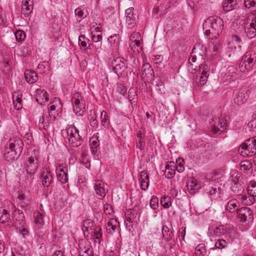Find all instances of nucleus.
I'll list each match as a JSON object with an SVG mask.
<instances>
[{
  "mask_svg": "<svg viewBox=\"0 0 256 256\" xmlns=\"http://www.w3.org/2000/svg\"><path fill=\"white\" fill-rule=\"evenodd\" d=\"M23 142L18 137L10 138L4 147V156L8 162L18 158L22 150Z\"/></svg>",
  "mask_w": 256,
  "mask_h": 256,
  "instance_id": "f257e3e1",
  "label": "nucleus"
},
{
  "mask_svg": "<svg viewBox=\"0 0 256 256\" xmlns=\"http://www.w3.org/2000/svg\"><path fill=\"white\" fill-rule=\"evenodd\" d=\"M223 22L219 17L211 16L207 18L203 24L204 34L209 38H216L223 30Z\"/></svg>",
  "mask_w": 256,
  "mask_h": 256,
  "instance_id": "f03ea898",
  "label": "nucleus"
},
{
  "mask_svg": "<svg viewBox=\"0 0 256 256\" xmlns=\"http://www.w3.org/2000/svg\"><path fill=\"white\" fill-rule=\"evenodd\" d=\"M62 134L73 147H78L82 143V140L79 134V132L74 125H70L66 130H62Z\"/></svg>",
  "mask_w": 256,
  "mask_h": 256,
  "instance_id": "7ed1b4c3",
  "label": "nucleus"
},
{
  "mask_svg": "<svg viewBox=\"0 0 256 256\" xmlns=\"http://www.w3.org/2000/svg\"><path fill=\"white\" fill-rule=\"evenodd\" d=\"M71 100L74 112L77 116H82L85 113L86 109L85 101L82 94L79 92L74 93Z\"/></svg>",
  "mask_w": 256,
  "mask_h": 256,
  "instance_id": "20e7f679",
  "label": "nucleus"
},
{
  "mask_svg": "<svg viewBox=\"0 0 256 256\" xmlns=\"http://www.w3.org/2000/svg\"><path fill=\"white\" fill-rule=\"evenodd\" d=\"M238 152L244 156H251L256 154V136L246 140L238 148Z\"/></svg>",
  "mask_w": 256,
  "mask_h": 256,
  "instance_id": "39448f33",
  "label": "nucleus"
},
{
  "mask_svg": "<svg viewBox=\"0 0 256 256\" xmlns=\"http://www.w3.org/2000/svg\"><path fill=\"white\" fill-rule=\"evenodd\" d=\"M256 62V54L254 51H248L243 56L240 63V69L242 72L250 70Z\"/></svg>",
  "mask_w": 256,
  "mask_h": 256,
  "instance_id": "423d86ee",
  "label": "nucleus"
},
{
  "mask_svg": "<svg viewBox=\"0 0 256 256\" xmlns=\"http://www.w3.org/2000/svg\"><path fill=\"white\" fill-rule=\"evenodd\" d=\"M112 66L113 71L118 76H124L126 74L128 66L126 60L123 58L117 57L114 58L112 62Z\"/></svg>",
  "mask_w": 256,
  "mask_h": 256,
  "instance_id": "0eeeda50",
  "label": "nucleus"
},
{
  "mask_svg": "<svg viewBox=\"0 0 256 256\" xmlns=\"http://www.w3.org/2000/svg\"><path fill=\"white\" fill-rule=\"evenodd\" d=\"M38 156H32L26 159L24 162V168L27 174H30V178L38 170L39 166Z\"/></svg>",
  "mask_w": 256,
  "mask_h": 256,
  "instance_id": "6e6552de",
  "label": "nucleus"
},
{
  "mask_svg": "<svg viewBox=\"0 0 256 256\" xmlns=\"http://www.w3.org/2000/svg\"><path fill=\"white\" fill-rule=\"evenodd\" d=\"M34 228L36 232H38L40 230L43 229L46 224L48 223V218L44 212H35L34 213Z\"/></svg>",
  "mask_w": 256,
  "mask_h": 256,
  "instance_id": "1a4fd4ad",
  "label": "nucleus"
},
{
  "mask_svg": "<svg viewBox=\"0 0 256 256\" xmlns=\"http://www.w3.org/2000/svg\"><path fill=\"white\" fill-rule=\"evenodd\" d=\"M212 132L213 134H220L227 126L226 121L223 117L216 118L210 122Z\"/></svg>",
  "mask_w": 256,
  "mask_h": 256,
  "instance_id": "9d476101",
  "label": "nucleus"
},
{
  "mask_svg": "<svg viewBox=\"0 0 256 256\" xmlns=\"http://www.w3.org/2000/svg\"><path fill=\"white\" fill-rule=\"evenodd\" d=\"M212 132L213 134H220L227 126L226 121L223 117L216 118L210 122Z\"/></svg>",
  "mask_w": 256,
  "mask_h": 256,
  "instance_id": "9b49d317",
  "label": "nucleus"
},
{
  "mask_svg": "<svg viewBox=\"0 0 256 256\" xmlns=\"http://www.w3.org/2000/svg\"><path fill=\"white\" fill-rule=\"evenodd\" d=\"M238 70L233 66H228L221 73L222 80L224 82L228 83L238 78Z\"/></svg>",
  "mask_w": 256,
  "mask_h": 256,
  "instance_id": "f8f14e48",
  "label": "nucleus"
},
{
  "mask_svg": "<svg viewBox=\"0 0 256 256\" xmlns=\"http://www.w3.org/2000/svg\"><path fill=\"white\" fill-rule=\"evenodd\" d=\"M210 68L205 64H202L198 69L199 74H200L196 80V83L198 86L204 85L209 76Z\"/></svg>",
  "mask_w": 256,
  "mask_h": 256,
  "instance_id": "ddd939ff",
  "label": "nucleus"
},
{
  "mask_svg": "<svg viewBox=\"0 0 256 256\" xmlns=\"http://www.w3.org/2000/svg\"><path fill=\"white\" fill-rule=\"evenodd\" d=\"M141 77L148 82L154 80V74L153 69L148 63H144L142 68Z\"/></svg>",
  "mask_w": 256,
  "mask_h": 256,
  "instance_id": "4468645a",
  "label": "nucleus"
},
{
  "mask_svg": "<svg viewBox=\"0 0 256 256\" xmlns=\"http://www.w3.org/2000/svg\"><path fill=\"white\" fill-rule=\"evenodd\" d=\"M94 184L96 196L99 197L100 199H102L104 198L108 192L106 184L100 180H95Z\"/></svg>",
  "mask_w": 256,
  "mask_h": 256,
  "instance_id": "2eb2a0df",
  "label": "nucleus"
},
{
  "mask_svg": "<svg viewBox=\"0 0 256 256\" xmlns=\"http://www.w3.org/2000/svg\"><path fill=\"white\" fill-rule=\"evenodd\" d=\"M79 256H94L93 248L87 242H81L79 244Z\"/></svg>",
  "mask_w": 256,
  "mask_h": 256,
  "instance_id": "dca6fc26",
  "label": "nucleus"
},
{
  "mask_svg": "<svg viewBox=\"0 0 256 256\" xmlns=\"http://www.w3.org/2000/svg\"><path fill=\"white\" fill-rule=\"evenodd\" d=\"M248 96V94L245 90L240 89L234 94V102L238 105H242L246 101Z\"/></svg>",
  "mask_w": 256,
  "mask_h": 256,
  "instance_id": "f3484780",
  "label": "nucleus"
},
{
  "mask_svg": "<svg viewBox=\"0 0 256 256\" xmlns=\"http://www.w3.org/2000/svg\"><path fill=\"white\" fill-rule=\"evenodd\" d=\"M52 116L50 110L44 112L38 120V126L40 128L46 130L50 123Z\"/></svg>",
  "mask_w": 256,
  "mask_h": 256,
  "instance_id": "a211bd4d",
  "label": "nucleus"
},
{
  "mask_svg": "<svg viewBox=\"0 0 256 256\" xmlns=\"http://www.w3.org/2000/svg\"><path fill=\"white\" fill-rule=\"evenodd\" d=\"M238 216L240 221L245 222L252 218V212L249 208L242 207L237 212Z\"/></svg>",
  "mask_w": 256,
  "mask_h": 256,
  "instance_id": "6ab92c4d",
  "label": "nucleus"
},
{
  "mask_svg": "<svg viewBox=\"0 0 256 256\" xmlns=\"http://www.w3.org/2000/svg\"><path fill=\"white\" fill-rule=\"evenodd\" d=\"M108 40L112 47V54L116 56L118 53L119 45L120 41V34H114L108 38Z\"/></svg>",
  "mask_w": 256,
  "mask_h": 256,
  "instance_id": "aec40b11",
  "label": "nucleus"
},
{
  "mask_svg": "<svg viewBox=\"0 0 256 256\" xmlns=\"http://www.w3.org/2000/svg\"><path fill=\"white\" fill-rule=\"evenodd\" d=\"M16 226L25 225V218L24 213L20 210L16 209L12 216Z\"/></svg>",
  "mask_w": 256,
  "mask_h": 256,
  "instance_id": "412c9836",
  "label": "nucleus"
},
{
  "mask_svg": "<svg viewBox=\"0 0 256 256\" xmlns=\"http://www.w3.org/2000/svg\"><path fill=\"white\" fill-rule=\"evenodd\" d=\"M134 10L133 8H130L125 11L126 22V26L129 28H134L136 24V18L134 16Z\"/></svg>",
  "mask_w": 256,
  "mask_h": 256,
  "instance_id": "4be33fe9",
  "label": "nucleus"
},
{
  "mask_svg": "<svg viewBox=\"0 0 256 256\" xmlns=\"http://www.w3.org/2000/svg\"><path fill=\"white\" fill-rule=\"evenodd\" d=\"M36 98L40 104H43L48 102V94L44 90L38 88L36 91Z\"/></svg>",
  "mask_w": 256,
  "mask_h": 256,
  "instance_id": "5701e85b",
  "label": "nucleus"
},
{
  "mask_svg": "<svg viewBox=\"0 0 256 256\" xmlns=\"http://www.w3.org/2000/svg\"><path fill=\"white\" fill-rule=\"evenodd\" d=\"M140 188L144 190H146L149 186L150 180L148 174L144 171L140 172L138 178Z\"/></svg>",
  "mask_w": 256,
  "mask_h": 256,
  "instance_id": "b1692460",
  "label": "nucleus"
},
{
  "mask_svg": "<svg viewBox=\"0 0 256 256\" xmlns=\"http://www.w3.org/2000/svg\"><path fill=\"white\" fill-rule=\"evenodd\" d=\"M33 10L32 0H23L22 4V12L25 16H28Z\"/></svg>",
  "mask_w": 256,
  "mask_h": 256,
  "instance_id": "393cba45",
  "label": "nucleus"
},
{
  "mask_svg": "<svg viewBox=\"0 0 256 256\" xmlns=\"http://www.w3.org/2000/svg\"><path fill=\"white\" fill-rule=\"evenodd\" d=\"M231 41H230L228 44V48L231 49L234 53L236 51V46H233V43L235 42L238 44V48L239 50H241L242 46L240 43L242 42L241 38L236 34H233L231 37Z\"/></svg>",
  "mask_w": 256,
  "mask_h": 256,
  "instance_id": "a878e982",
  "label": "nucleus"
},
{
  "mask_svg": "<svg viewBox=\"0 0 256 256\" xmlns=\"http://www.w3.org/2000/svg\"><path fill=\"white\" fill-rule=\"evenodd\" d=\"M240 26L243 29L244 25L254 26L256 24V14L254 12L248 14L246 20H242L239 22Z\"/></svg>",
  "mask_w": 256,
  "mask_h": 256,
  "instance_id": "bb28decb",
  "label": "nucleus"
},
{
  "mask_svg": "<svg viewBox=\"0 0 256 256\" xmlns=\"http://www.w3.org/2000/svg\"><path fill=\"white\" fill-rule=\"evenodd\" d=\"M175 162L172 161L168 162L165 166L164 174L168 178H172L176 174Z\"/></svg>",
  "mask_w": 256,
  "mask_h": 256,
  "instance_id": "cd10ccee",
  "label": "nucleus"
},
{
  "mask_svg": "<svg viewBox=\"0 0 256 256\" xmlns=\"http://www.w3.org/2000/svg\"><path fill=\"white\" fill-rule=\"evenodd\" d=\"M90 148L93 154L98 156L100 152V142L97 137H92L90 141Z\"/></svg>",
  "mask_w": 256,
  "mask_h": 256,
  "instance_id": "c85d7f7f",
  "label": "nucleus"
},
{
  "mask_svg": "<svg viewBox=\"0 0 256 256\" xmlns=\"http://www.w3.org/2000/svg\"><path fill=\"white\" fill-rule=\"evenodd\" d=\"M42 185L46 187L49 186L52 180V172L46 169L42 174Z\"/></svg>",
  "mask_w": 256,
  "mask_h": 256,
  "instance_id": "c756f323",
  "label": "nucleus"
},
{
  "mask_svg": "<svg viewBox=\"0 0 256 256\" xmlns=\"http://www.w3.org/2000/svg\"><path fill=\"white\" fill-rule=\"evenodd\" d=\"M24 77L26 81L30 84H34L38 80L37 74L34 71L30 70H25Z\"/></svg>",
  "mask_w": 256,
  "mask_h": 256,
  "instance_id": "7c9ffc66",
  "label": "nucleus"
},
{
  "mask_svg": "<svg viewBox=\"0 0 256 256\" xmlns=\"http://www.w3.org/2000/svg\"><path fill=\"white\" fill-rule=\"evenodd\" d=\"M62 105L61 100L58 98H54L52 102L50 103V106L48 110L52 112L54 110L60 112L62 110Z\"/></svg>",
  "mask_w": 256,
  "mask_h": 256,
  "instance_id": "2f4dec72",
  "label": "nucleus"
},
{
  "mask_svg": "<svg viewBox=\"0 0 256 256\" xmlns=\"http://www.w3.org/2000/svg\"><path fill=\"white\" fill-rule=\"evenodd\" d=\"M12 102L16 110L22 109V95L14 92L12 94Z\"/></svg>",
  "mask_w": 256,
  "mask_h": 256,
  "instance_id": "473e14b6",
  "label": "nucleus"
},
{
  "mask_svg": "<svg viewBox=\"0 0 256 256\" xmlns=\"http://www.w3.org/2000/svg\"><path fill=\"white\" fill-rule=\"evenodd\" d=\"M206 190L214 197L218 196L220 193V188L218 186L214 185L212 182L206 186Z\"/></svg>",
  "mask_w": 256,
  "mask_h": 256,
  "instance_id": "72a5a7b5",
  "label": "nucleus"
},
{
  "mask_svg": "<svg viewBox=\"0 0 256 256\" xmlns=\"http://www.w3.org/2000/svg\"><path fill=\"white\" fill-rule=\"evenodd\" d=\"M238 198L241 200L244 204L250 206L254 204L256 201L255 197L251 194H246L238 195Z\"/></svg>",
  "mask_w": 256,
  "mask_h": 256,
  "instance_id": "f704fd0d",
  "label": "nucleus"
},
{
  "mask_svg": "<svg viewBox=\"0 0 256 256\" xmlns=\"http://www.w3.org/2000/svg\"><path fill=\"white\" fill-rule=\"evenodd\" d=\"M240 31L244 30L245 33L246 34L247 37L249 38H254L256 34V25H244L243 29L242 28V26L240 27Z\"/></svg>",
  "mask_w": 256,
  "mask_h": 256,
  "instance_id": "c9c22d12",
  "label": "nucleus"
},
{
  "mask_svg": "<svg viewBox=\"0 0 256 256\" xmlns=\"http://www.w3.org/2000/svg\"><path fill=\"white\" fill-rule=\"evenodd\" d=\"M239 206L238 201L236 199H232L227 202L226 210L230 212H234L238 209Z\"/></svg>",
  "mask_w": 256,
  "mask_h": 256,
  "instance_id": "e433bc0d",
  "label": "nucleus"
},
{
  "mask_svg": "<svg viewBox=\"0 0 256 256\" xmlns=\"http://www.w3.org/2000/svg\"><path fill=\"white\" fill-rule=\"evenodd\" d=\"M226 228L224 225H220L214 228L213 235L210 238L216 236L220 237L226 232Z\"/></svg>",
  "mask_w": 256,
  "mask_h": 256,
  "instance_id": "4c0bfd02",
  "label": "nucleus"
},
{
  "mask_svg": "<svg viewBox=\"0 0 256 256\" xmlns=\"http://www.w3.org/2000/svg\"><path fill=\"white\" fill-rule=\"evenodd\" d=\"M186 186L188 190L194 192L199 190L200 188V186L198 183V180L194 178H190L188 180Z\"/></svg>",
  "mask_w": 256,
  "mask_h": 256,
  "instance_id": "58836bf2",
  "label": "nucleus"
},
{
  "mask_svg": "<svg viewBox=\"0 0 256 256\" xmlns=\"http://www.w3.org/2000/svg\"><path fill=\"white\" fill-rule=\"evenodd\" d=\"M76 20L80 22L82 19L86 16L88 14L87 10L84 8H78L74 11Z\"/></svg>",
  "mask_w": 256,
  "mask_h": 256,
  "instance_id": "ea45409f",
  "label": "nucleus"
},
{
  "mask_svg": "<svg viewBox=\"0 0 256 256\" xmlns=\"http://www.w3.org/2000/svg\"><path fill=\"white\" fill-rule=\"evenodd\" d=\"M10 220L9 214L6 210H3L2 211L0 210V222L2 224L8 225Z\"/></svg>",
  "mask_w": 256,
  "mask_h": 256,
  "instance_id": "a19ab883",
  "label": "nucleus"
},
{
  "mask_svg": "<svg viewBox=\"0 0 256 256\" xmlns=\"http://www.w3.org/2000/svg\"><path fill=\"white\" fill-rule=\"evenodd\" d=\"M160 202L164 208H168L172 206L171 198L168 196H163L161 198Z\"/></svg>",
  "mask_w": 256,
  "mask_h": 256,
  "instance_id": "79ce46f5",
  "label": "nucleus"
},
{
  "mask_svg": "<svg viewBox=\"0 0 256 256\" xmlns=\"http://www.w3.org/2000/svg\"><path fill=\"white\" fill-rule=\"evenodd\" d=\"M162 234L164 238L167 240H170L172 239L174 236L173 232L170 231L169 228L166 226H162Z\"/></svg>",
  "mask_w": 256,
  "mask_h": 256,
  "instance_id": "37998d69",
  "label": "nucleus"
},
{
  "mask_svg": "<svg viewBox=\"0 0 256 256\" xmlns=\"http://www.w3.org/2000/svg\"><path fill=\"white\" fill-rule=\"evenodd\" d=\"M248 193L254 197L256 196V182L253 180L250 182L248 186Z\"/></svg>",
  "mask_w": 256,
  "mask_h": 256,
  "instance_id": "c03bdc74",
  "label": "nucleus"
},
{
  "mask_svg": "<svg viewBox=\"0 0 256 256\" xmlns=\"http://www.w3.org/2000/svg\"><path fill=\"white\" fill-rule=\"evenodd\" d=\"M100 119H101V122H102V125L105 128H108V125L110 124L109 120H108V116L107 113L106 111L103 110L101 112Z\"/></svg>",
  "mask_w": 256,
  "mask_h": 256,
  "instance_id": "a18cd8bd",
  "label": "nucleus"
},
{
  "mask_svg": "<svg viewBox=\"0 0 256 256\" xmlns=\"http://www.w3.org/2000/svg\"><path fill=\"white\" fill-rule=\"evenodd\" d=\"M252 168V164L248 160H244L240 163V170L244 172H247Z\"/></svg>",
  "mask_w": 256,
  "mask_h": 256,
  "instance_id": "49530a36",
  "label": "nucleus"
},
{
  "mask_svg": "<svg viewBox=\"0 0 256 256\" xmlns=\"http://www.w3.org/2000/svg\"><path fill=\"white\" fill-rule=\"evenodd\" d=\"M198 0H187L188 6L194 11L198 10L200 8V4L198 3Z\"/></svg>",
  "mask_w": 256,
  "mask_h": 256,
  "instance_id": "de8ad7c7",
  "label": "nucleus"
},
{
  "mask_svg": "<svg viewBox=\"0 0 256 256\" xmlns=\"http://www.w3.org/2000/svg\"><path fill=\"white\" fill-rule=\"evenodd\" d=\"M14 35L16 40L18 42L24 41L26 37L25 32L22 30H16Z\"/></svg>",
  "mask_w": 256,
  "mask_h": 256,
  "instance_id": "09e8293b",
  "label": "nucleus"
},
{
  "mask_svg": "<svg viewBox=\"0 0 256 256\" xmlns=\"http://www.w3.org/2000/svg\"><path fill=\"white\" fill-rule=\"evenodd\" d=\"M113 220L114 219H112V220L108 222L106 226V232L110 234H113L114 232H115L117 228L115 224H112V222Z\"/></svg>",
  "mask_w": 256,
  "mask_h": 256,
  "instance_id": "8fccbe9b",
  "label": "nucleus"
},
{
  "mask_svg": "<svg viewBox=\"0 0 256 256\" xmlns=\"http://www.w3.org/2000/svg\"><path fill=\"white\" fill-rule=\"evenodd\" d=\"M58 179L62 184H66L68 182V172H64L60 174H56Z\"/></svg>",
  "mask_w": 256,
  "mask_h": 256,
  "instance_id": "3c124183",
  "label": "nucleus"
},
{
  "mask_svg": "<svg viewBox=\"0 0 256 256\" xmlns=\"http://www.w3.org/2000/svg\"><path fill=\"white\" fill-rule=\"evenodd\" d=\"M37 68L40 72L44 73L47 70H48L49 64L46 62H43L38 65Z\"/></svg>",
  "mask_w": 256,
  "mask_h": 256,
  "instance_id": "603ef678",
  "label": "nucleus"
},
{
  "mask_svg": "<svg viewBox=\"0 0 256 256\" xmlns=\"http://www.w3.org/2000/svg\"><path fill=\"white\" fill-rule=\"evenodd\" d=\"M89 40L84 35L81 34L78 36V45L81 47H86Z\"/></svg>",
  "mask_w": 256,
  "mask_h": 256,
  "instance_id": "864d4df0",
  "label": "nucleus"
},
{
  "mask_svg": "<svg viewBox=\"0 0 256 256\" xmlns=\"http://www.w3.org/2000/svg\"><path fill=\"white\" fill-rule=\"evenodd\" d=\"M228 242L224 239L218 240L215 244V246L217 248L222 249L226 248Z\"/></svg>",
  "mask_w": 256,
  "mask_h": 256,
  "instance_id": "5fc2aeb1",
  "label": "nucleus"
},
{
  "mask_svg": "<svg viewBox=\"0 0 256 256\" xmlns=\"http://www.w3.org/2000/svg\"><path fill=\"white\" fill-rule=\"evenodd\" d=\"M94 238L96 242H100V238L102 237V234L100 232L101 228H96V229L94 228Z\"/></svg>",
  "mask_w": 256,
  "mask_h": 256,
  "instance_id": "6e6d98bb",
  "label": "nucleus"
},
{
  "mask_svg": "<svg viewBox=\"0 0 256 256\" xmlns=\"http://www.w3.org/2000/svg\"><path fill=\"white\" fill-rule=\"evenodd\" d=\"M226 238L230 241H232L236 236V232L232 228L226 229Z\"/></svg>",
  "mask_w": 256,
  "mask_h": 256,
  "instance_id": "4d7b16f0",
  "label": "nucleus"
},
{
  "mask_svg": "<svg viewBox=\"0 0 256 256\" xmlns=\"http://www.w3.org/2000/svg\"><path fill=\"white\" fill-rule=\"evenodd\" d=\"M150 208L153 210H156L158 206V198L153 196L150 200Z\"/></svg>",
  "mask_w": 256,
  "mask_h": 256,
  "instance_id": "13d9d810",
  "label": "nucleus"
},
{
  "mask_svg": "<svg viewBox=\"0 0 256 256\" xmlns=\"http://www.w3.org/2000/svg\"><path fill=\"white\" fill-rule=\"evenodd\" d=\"M104 212L106 215L111 216L114 213L113 208L110 204L106 203L104 205Z\"/></svg>",
  "mask_w": 256,
  "mask_h": 256,
  "instance_id": "bf43d9fd",
  "label": "nucleus"
},
{
  "mask_svg": "<svg viewBox=\"0 0 256 256\" xmlns=\"http://www.w3.org/2000/svg\"><path fill=\"white\" fill-rule=\"evenodd\" d=\"M130 46L134 52H139L138 48L140 47V40H134L130 42Z\"/></svg>",
  "mask_w": 256,
  "mask_h": 256,
  "instance_id": "052dcab7",
  "label": "nucleus"
},
{
  "mask_svg": "<svg viewBox=\"0 0 256 256\" xmlns=\"http://www.w3.org/2000/svg\"><path fill=\"white\" fill-rule=\"evenodd\" d=\"M18 198L22 206H24L25 205L26 206L30 202L29 199L26 198L24 194H18Z\"/></svg>",
  "mask_w": 256,
  "mask_h": 256,
  "instance_id": "680f3d73",
  "label": "nucleus"
},
{
  "mask_svg": "<svg viewBox=\"0 0 256 256\" xmlns=\"http://www.w3.org/2000/svg\"><path fill=\"white\" fill-rule=\"evenodd\" d=\"M138 142L136 143V147L142 150L144 149L145 145L144 138L141 135L138 136Z\"/></svg>",
  "mask_w": 256,
  "mask_h": 256,
  "instance_id": "e2e57ef3",
  "label": "nucleus"
},
{
  "mask_svg": "<svg viewBox=\"0 0 256 256\" xmlns=\"http://www.w3.org/2000/svg\"><path fill=\"white\" fill-rule=\"evenodd\" d=\"M24 226H16L19 232L23 236L24 238H26L28 236V231L24 228Z\"/></svg>",
  "mask_w": 256,
  "mask_h": 256,
  "instance_id": "0e129e2a",
  "label": "nucleus"
},
{
  "mask_svg": "<svg viewBox=\"0 0 256 256\" xmlns=\"http://www.w3.org/2000/svg\"><path fill=\"white\" fill-rule=\"evenodd\" d=\"M124 223L126 228H128L129 230H130L131 228H132L133 226L132 218L130 216H126Z\"/></svg>",
  "mask_w": 256,
  "mask_h": 256,
  "instance_id": "69168bd1",
  "label": "nucleus"
},
{
  "mask_svg": "<svg viewBox=\"0 0 256 256\" xmlns=\"http://www.w3.org/2000/svg\"><path fill=\"white\" fill-rule=\"evenodd\" d=\"M56 174H60L64 172H68V168L62 164H60L56 166Z\"/></svg>",
  "mask_w": 256,
  "mask_h": 256,
  "instance_id": "338daca9",
  "label": "nucleus"
},
{
  "mask_svg": "<svg viewBox=\"0 0 256 256\" xmlns=\"http://www.w3.org/2000/svg\"><path fill=\"white\" fill-rule=\"evenodd\" d=\"M256 0H244V6L247 8L255 6Z\"/></svg>",
  "mask_w": 256,
  "mask_h": 256,
  "instance_id": "774afa93",
  "label": "nucleus"
}]
</instances>
